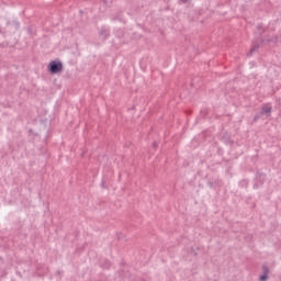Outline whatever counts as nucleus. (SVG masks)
Listing matches in <instances>:
<instances>
[{
    "instance_id": "f03ea898",
    "label": "nucleus",
    "mask_w": 281,
    "mask_h": 281,
    "mask_svg": "<svg viewBox=\"0 0 281 281\" xmlns=\"http://www.w3.org/2000/svg\"><path fill=\"white\" fill-rule=\"evenodd\" d=\"M262 113H267V114L271 113V105L269 104L263 105Z\"/></svg>"
},
{
    "instance_id": "f257e3e1",
    "label": "nucleus",
    "mask_w": 281,
    "mask_h": 281,
    "mask_svg": "<svg viewBox=\"0 0 281 281\" xmlns=\"http://www.w3.org/2000/svg\"><path fill=\"white\" fill-rule=\"evenodd\" d=\"M47 69L49 74H60V71H63V61L53 60L48 64Z\"/></svg>"
},
{
    "instance_id": "20e7f679",
    "label": "nucleus",
    "mask_w": 281,
    "mask_h": 281,
    "mask_svg": "<svg viewBox=\"0 0 281 281\" xmlns=\"http://www.w3.org/2000/svg\"><path fill=\"white\" fill-rule=\"evenodd\" d=\"M263 274L269 276V268L267 266L262 267Z\"/></svg>"
},
{
    "instance_id": "7ed1b4c3",
    "label": "nucleus",
    "mask_w": 281,
    "mask_h": 281,
    "mask_svg": "<svg viewBox=\"0 0 281 281\" xmlns=\"http://www.w3.org/2000/svg\"><path fill=\"white\" fill-rule=\"evenodd\" d=\"M259 280L260 281H267V280H269V274H261L260 277H259Z\"/></svg>"
}]
</instances>
